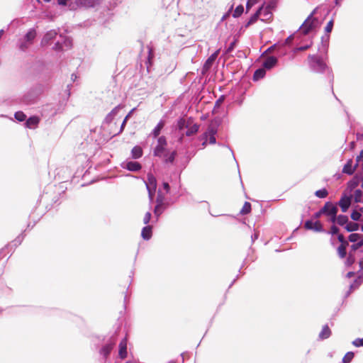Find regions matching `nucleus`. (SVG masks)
<instances>
[{
	"label": "nucleus",
	"mask_w": 363,
	"mask_h": 363,
	"mask_svg": "<svg viewBox=\"0 0 363 363\" xmlns=\"http://www.w3.org/2000/svg\"><path fill=\"white\" fill-rule=\"evenodd\" d=\"M308 63L312 70L317 72H323L327 68V65L323 58L316 55L308 56Z\"/></svg>",
	"instance_id": "f257e3e1"
},
{
	"label": "nucleus",
	"mask_w": 363,
	"mask_h": 363,
	"mask_svg": "<svg viewBox=\"0 0 363 363\" xmlns=\"http://www.w3.org/2000/svg\"><path fill=\"white\" fill-rule=\"evenodd\" d=\"M315 13V10H314L311 13V15L305 20L303 23L301 25L300 29L303 35L308 34L312 30H313L315 28L318 23V19L313 17Z\"/></svg>",
	"instance_id": "f03ea898"
},
{
	"label": "nucleus",
	"mask_w": 363,
	"mask_h": 363,
	"mask_svg": "<svg viewBox=\"0 0 363 363\" xmlns=\"http://www.w3.org/2000/svg\"><path fill=\"white\" fill-rule=\"evenodd\" d=\"M164 197L162 195L160 192H158L157 199H156V206L155 207L154 213L156 216H160L165 208V205L164 203Z\"/></svg>",
	"instance_id": "7ed1b4c3"
},
{
	"label": "nucleus",
	"mask_w": 363,
	"mask_h": 363,
	"mask_svg": "<svg viewBox=\"0 0 363 363\" xmlns=\"http://www.w3.org/2000/svg\"><path fill=\"white\" fill-rule=\"evenodd\" d=\"M166 146L167 141L165 138L164 136L160 137L157 140V145L154 150V155L157 157L163 156Z\"/></svg>",
	"instance_id": "20e7f679"
},
{
	"label": "nucleus",
	"mask_w": 363,
	"mask_h": 363,
	"mask_svg": "<svg viewBox=\"0 0 363 363\" xmlns=\"http://www.w3.org/2000/svg\"><path fill=\"white\" fill-rule=\"evenodd\" d=\"M304 228L306 230H312L315 232H322L323 230V225L320 221L313 222L312 220H306L304 224Z\"/></svg>",
	"instance_id": "39448f33"
},
{
	"label": "nucleus",
	"mask_w": 363,
	"mask_h": 363,
	"mask_svg": "<svg viewBox=\"0 0 363 363\" xmlns=\"http://www.w3.org/2000/svg\"><path fill=\"white\" fill-rule=\"evenodd\" d=\"M322 212H324V214L328 216H335L337 215V208L333 203L330 202H326L324 206L322 208Z\"/></svg>",
	"instance_id": "423d86ee"
},
{
	"label": "nucleus",
	"mask_w": 363,
	"mask_h": 363,
	"mask_svg": "<svg viewBox=\"0 0 363 363\" xmlns=\"http://www.w3.org/2000/svg\"><path fill=\"white\" fill-rule=\"evenodd\" d=\"M101 4L100 0H77V4L79 6L86 9L94 8Z\"/></svg>",
	"instance_id": "0eeeda50"
},
{
	"label": "nucleus",
	"mask_w": 363,
	"mask_h": 363,
	"mask_svg": "<svg viewBox=\"0 0 363 363\" xmlns=\"http://www.w3.org/2000/svg\"><path fill=\"white\" fill-rule=\"evenodd\" d=\"M351 196H342L338 202V205L341 208L343 213H345L351 205Z\"/></svg>",
	"instance_id": "6e6552de"
},
{
	"label": "nucleus",
	"mask_w": 363,
	"mask_h": 363,
	"mask_svg": "<svg viewBox=\"0 0 363 363\" xmlns=\"http://www.w3.org/2000/svg\"><path fill=\"white\" fill-rule=\"evenodd\" d=\"M262 13L260 14V16H262V18H261V21H262L264 22H270L273 18V14L271 11V9L269 8V6H266V7L262 6Z\"/></svg>",
	"instance_id": "1a4fd4ad"
},
{
	"label": "nucleus",
	"mask_w": 363,
	"mask_h": 363,
	"mask_svg": "<svg viewBox=\"0 0 363 363\" xmlns=\"http://www.w3.org/2000/svg\"><path fill=\"white\" fill-rule=\"evenodd\" d=\"M127 340L123 338L119 344L118 355L121 359H125L127 357Z\"/></svg>",
	"instance_id": "9d476101"
},
{
	"label": "nucleus",
	"mask_w": 363,
	"mask_h": 363,
	"mask_svg": "<svg viewBox=\"0 0 363 363\" xmlns=\"http://www.w3.org/2000/svg\"><path fill=\"white\" fill-rule=\"evenodd\" d=\"M218 53H219V50H217L208 57V58L207 59V60L206 61V62L203 65L204 70L207 71L211 67L213 62L216 60V58L218 55Z\"/></svg>",
	"instance_id": "9b49d317"
},
{
	"label": "nucleus",
	"mask_w": 363,
	"mask_h": 363,
	"mask_svg": "<svg viewBox=\"0 0 363 363\" xmlns=\"http://www.w3.org/2000/svg\"><path fill=\"white\" fill-rule=\"evenodd\" d=\"M146 187L147 189H153V190H156L157 189V179L151 173L147 174V182L146 183Z\"/></svg>",
	"instance_id": "f8f14e48"
},
{
	"label": "nucleus",
	"mask_w": 363,
	"mask_h": 363,
	"mask_svg": "<svg viewBox=\"0 0 363 363\" xmlns=\"http://www.w3.org/2000/svg\"><path fill=\"white\" fill-rule=\"evenodd\" d=\"M40 122V118L38 116H31L27 119L26 125L28 128H35L37 127Z\"/></svg>",
	"instance_id": "ddd939ff"
},
{
	"label": "nucleus",
	"mask_w": 363,
	"mask_h": 363,
	"mask_svg": "<svg viewBox=\"0 0 363 363\" xmlns=\"http://www.w3.org/2000/svg\"><path fill=\"white\" fill-rule=\"evenodd\" d=\"M152 235V228L150 225L144 227L142 229L141 236L144 240H149L151 238Z\"/></svg>",
	"instance_id": "4468645a"
},
{
	"label": "nucleus",
	"mask_w": 363,
	"mask_h": 363,
	"mask_svg": "<svg viewBox=\"0 0 363 363\" xmlns=\"http://www.w3.org/2000/svg\"><path fill=\"white\" fill-rule=\"evenodd\" d=\"M331 333L332 332L329 326L328 325H325L319 333V338L321 340L327 339L331 335Z\"/></svg>",
	"instance_id": "2eb2a0df"
},
{
	"label": "nucleus",
	"mask_w": 363,
	"mask_h": 363,
	"mask_svg": "<svg viewBox=\"0 0 363 363\" xmlns=\"http://www.w3.org/2000/svg\"><path fill=\"white\" fill-rule=\"evenodd\" d=\"M277 62V59L275 57L271 56V57H268L265 60L263 65L267 69H271L276 65Z\"/></svg>",
	"instance_id": "dca6fc26"
},
{
	"label": "nucleus",
	"mask_w": 363,
	"mask_h": 363,
	"mask_svg": "<svg viewBox=\"0 0 363 363\" xmlns=\"http://www.w3.org/2000/svg\"><path fill=\"white\" fill-rule=\"evenodd\" d=\"M262 7H260L257 11L255 13H254L251 18H250V20L248 21V22L247 23V24L245 25V27L247 28L249 27L250 25L255 23L258 18L259 17L260 14L262 13Z\"/></svg>",
	"instance_id": "f3484780"
},
{
	"label": "nucleus",
	"mask_w": 363,
	"mask_h": 363,
	"mask_svg": "<svg viewBox=\"0 0 363 363\" xmlns=\"http://www.w3.org/2000/svg\"><path fill=\"white\" fill-rule=\"evenodd\" d=\"M57 35L55 30H50L48 32L43 38L42 43L48 44L51 40L54 39Z\"/></svg>",
	"instance_id": "a211bd4d"
},
{
	"label": "nucleus",
	"mask_w": 363,
	"mask_h": 363,
	"mask_svg": "<svg viewBox=\"0 0 363 363\" xmlns=\"http://www.w3.org/2000/svg\"><path fill=\"white\" fill-rule=\"evenodd\" d=\"M114 345V342L106 344L102 347L101 350V354H103L106 357L110 354L111 351L113 350Z\"/></svg>",
	"instance_id": "6ab92c4d"
},
{
	"label": "nucleus",
	"mask_w": 363,
	"mask_h": 363,
	"mask_svg": "<svg viewBox=\"0 0 363 363\" xmlns=\"http://www.w3.org/2000/svg\"><path fill=\"white\" fill-rule=\"evenodd\" d=\"M36 37V31L34 29H30L25 36V40L32 45L33 41Z\"/></svg>",
	"instance_id": "aec40b11"
},
{
	"label": "nucleus",
	"mask_w": 363,
	"mask_h": 363,
	"mask_svg": "<svg viewBox=\"0 0 363 363\" xmlns=\"http://www.w3.org/2000/svg\"><path fill=\"white\" fill-rule=\"evenodd\" d=\"M126 168L130 171H138L141 169V165L138 162H129L126 164Z\"/></svg>",
	"instance_id": "412c9836"
},
{
	"label": "nucleus",
	"mask_w": 363,
	"mask_h": 363,
	"mask_svg": "<svg viewBox=\"0 0 363 363\" xmlns=\"http://www.w3.org/2000/svg\"><path fill=\"white\" fill-rule=\"evenodd\" d=\"M132 156L135 159L140 158L143 155V150L140 146H135L131 151Z\"/></svg>",
	"instance_id": "4be33fe9"
},
{
	"label": "nucleus",
	"mask_w": 363,
	"mask_h": 363,
	"mask_svg": "<svg viewBox=\"0 0 363 363\" xmlns=\"http://www.w3.org/2000/svg\"><path fill=\"white\" fill-rule=\"evenodd\" d=\"M352 160H349L347 164L344 166L342 172L347 174H352L354 172V168L352 167Z\"/></svg>",
	"instance_id": "5701e85b"
},
{
	"label": "nucleus",
	"mask_w": 363,
	"mask_h": 363,
	"mask_svg": "<svg viewBox=\"0 0 363 363\" xmlns=\"http://www.w3.org/2000/svg\"><path fill=\"white\" fill-rule=\"evenodd\" d=\"M359 228V225L357 223L349 222L345 225V228L348 232L357 231Z\"/></svg>",
	"instance_id": "b1692460"
},
{
	"label": "nucleus",
	"mask_w": 363,
	"mask_h": 363,
	"mask_svg": "<svg viewBox=\"0 0 363 363\" xmlns=\"http://www.w3.org/2000/svg\"><path fill=\"white\" fill-rule=\"evenodd\" d=\"M147 60L146 62L147 69H148L152 65V60L154 58L153 50L149 48Z\"/></svg>",
	"instance_id": "393cba45"
},
{
	"label": "nucleus",
	"mask_w": 363,
	"mask_h": 363,
	"mask_svg": "<svg viewBox=\"0 0 363 363\" xmlns=\"http://www.w3.org/2000/svg\"><path fill=\"white\" fill-rule=\"evenodd\" d=\"M164 125V122L160 121L157 125V126L154 128V130L152 131V134L155 138H157L160 134L161 130L163 128Z\"/></svg>",
	"instance_id": "a878e982"
},
{
	"label": "nucleus",
	"mask_w": 363,
	"mask_h": 363,
	"mask_svg": "<svg viewBox=\"0 0 363 363\" xmlns=\"http://www.w3.org/2000/svg\"><path fill=\"white\" fill-rule=\"evenodd\" d=\"M251 211V204L250 202H245L242 208H241L240 213L242 215H247L250 213Z\"/></svg>",
	"instance_id": "bb28decb"
},
{
	"label": "nucleus",
	"mask_w": 363,
	"mask_h": 363,
	"mask_svg": "<svg viewBox=\"0 0 363 363\" xmlns=\"http://www.w3.org/2000/svg\"><path fill=\"white\" fill-rule=\"evenodd\" d=\"M348 223V217L345 215H339L337 218V223L340 225H346Z\"/></svg>",
	"instance_id": "cd10ccee"
},
{
	"label": "nucleus",
	"mask_w": 363,
	"mask_h": 363,
	"mask_svg": "<svg viewBox=\"0 0 363 363\" xmlns=\"http://www.w3.org/2000/svg\"><path fill=\"white\" fill-rule=\"evenodd\" d=\"M354 354L352 352H347L342 358L343 363H350L354 358Z\"/></svg>",
	"instance_id": "c85d7f7f"
},
{
	"label": "nucleus",
	"mask_w": 363,
	"mask_h": 363,
	"mask_svg": "<svg viewBox=\"0 0 363 363\" xmlns=\"http://www.w3.org/2000/svg\"><path fill=\"white\" fill-rule=\"evenodd\" d=\"M362 238V234L359 233H352L349 235L348 239L351 242H355L359 241Z\"/></svg>",
	"instance_id": "c756f323"
},
{
	"label": "nucleus",
	"mask_w": 363,
	"mask_h": 363,
	"mask_svg": "<svg viewBox=\"0 0 363 363\" xmlns=\"http://www.w3.org/2000/svg\"><path fill=\"white\" fill-rule=\"evenodd\" d=\"M265 74V71L263 69H257L253 75V78L255 80H257L260 78H262Z\"/></svg>",
	"instance_id": "7c9ffc66"
},
{
	"label": "nucleus",
	"mask_w": 363,
	"mask_h": 363,
	"mask_svg": "<svg viewBox=\"0 0 363 363\" xmlns=\"http://www.w3.org/2000/svg\"><path fill=\"white\" fill-rule=\"evenodd\" d=\"M14 116L20 122L24 121L26 119V115L23 111L16 112Z\"/></svg>",
	"instance_id": "2f4dec72"
},
{
	"label": "nucleus",
	"mask_w": 363,
	"mask_h": 363,
	"mask_svg": "<svg viewBox=\"0 0 363 363\" xmlns=\"http://www.w3.org/2000/svg\"><path fill=\"white\" fill-rule=\"evenodd\" d=\"M217 133V129L216 128L211 124L208 128V130L205 133V136L206 138H208V135H215Z\"/></svg>",
	"instance_id": "473e14b6"
},
{
	"label": "nucleus",
	"mask_w": 363,
	"mask_h": 363,
	"mask_svg": "<svg viewBox=\"0 0 363 363\" xmlns=\"http://www.w3.org/2000/svg\"><path fill=\"white\" fill-rule=\"evenodd\" d=\"M362 191L360 189H357L354 193V200L356 203H359L362 201Z\"/></svg>",
	"instance_id": "72a5a7b5"
},
{
	"label": "nucleus",
	"mask_w": 363,
	"mask_h": 363,
	"mask_svg": "<svg viewBox=\"0 0 363 363\" xmlns=\"http://www.w3.org/2000/svg\"><path fill=\"white\" fill-rule=\"evenodd\" d=\"M328 194V192L325 189H320L315 192V195L318 198H325Z\"/></svg>",
	"instance_id": "f704fd0d"
},
{
	"label": "nucleus",
	"mask_w": 363,
	"mask_h": 363,
	"mask_svg": "<svg viewBox=\"0 0 363 363\" xmlns=\"http://www.w3.org/2000/svg\"><path fill=\"white\" fill-rule=\"evenodd\" d=\"M199 125L196 124H194L192 125L187 131H186V135L190 136L195 133H196L199 130Z\"/></svg>",
	"instance_id": "c9c22d12"
},
{
	"label": "nucleus",
	"mask_w": 363,
	"mask_h": 363,
	"mask_svg": "<svg viewBox=\"0 0 363 363\" xmlns=\"http://www.w3.org/2000/svg\"><path fill=\"white\" fill-rule=\"evenodd\" d=\"M355 262L354 255L350 252L348 255V257L346 259L345 264L347 266L352 265Z\"/></svg>",
	"instance_id": "e433bc0d"
},
{
	"label": "nucleus",
	"mask_w": 363,
	"mask_h": 363,
	"mask_svg": "<svg viewBox=\"0 0 363 363\" xmlns=\"http://www.w3.org/2000/svg\"><path fill=\"white\" fill-rule=\"evenodd\" d=\"M347 249L344 248L343 246H339L337 249V254L340 258H345L347 255Z\"/></svg>",
	"instance_id": "4c0bfd02"
},
{
	"label": "nucleus",
	"mask_w": 363,
	"mask_h": 363,
	"mask_svg": "<svg viewBox=\"0 0 363 363\" xmlns=\"http://www.w3.org/2000/svg\"><path fill=\"white\" fill-rule=\"evenodd\" d=\"M208 140V143L212 145L215 144L216 142L215 135H208V138H206V140L202 143L203 146H206V142Z\"/></svg>",
	"instance_id": "58836bf2"
},
{
	"label": "nucleus",
	"mask_w": 363,
	"mask_h": 363,
	"mask_svg": "<svg viewBox=\"0 0 363 363\" xmlns=\"http://www.w3.org/2000/svg\"><path fill=\"white\" fill-rule=\"evenodd\" d=\"M243 11H244L243 6H241V5L238 6L235 9L233 16L234 17H238V16H240L243 13Z\"/></svg>",
	"instance_id": "ea45409f"
},
{
	"label": "nucleus",
	"mask_w": 363,
	"mask_h": 363,
	"mask_svg": "<svg viewBox=\"0 0 363 363\" xmlns=\"http://www.w3.org/2000/svg\"><path fill=\"white\" fill-rule=\"evenodd\" d=\"M177 155L176 151H173L168 157L165 156V162L172 163L175 159V156Z\"/></svg>",
	"instance_id": "a19ab883"
},
{
	"label": "nucleus",
	"mask_w": 363,
	"mask_h": 363,
	"mask_svg": "<svg viewBox=\"0 0 363 363\" xmlns=\"http://www.w3.org/2000/svg\"><path fill=\"white\" fill-rule=\"evenodd\" d=\"M361 216V213L357 211H353L352 213H351V218L355 221L359 220Z\"/></svg>",
	"instance_id": "79ce46f5"
},
{
	"label": "nucleus",
	"mask_w": 363,
	"mask_h": 363,
	"mask_svg": "<svg viewBox=\"0 0 363 363\" xmlns=\"http://www.w3.org/2000/svg\"><path fill=\"white\" fill-rule=\"evenodd\" d=\"M31 45L29 44V43H28L27 41H23L22 42L20 45H19V48L20 50H21L22 51H25L26 49H28Z\"/></svg>",
	"instance_id": "37998d69"
},
{
	"label": "nucleus",
	"mask_w": 363,
	"mask_h": 363,
	"mask_svg": "<svg viewBox=\"0 0 363 363\" xmlns=\"http://www.w3.org/2000/svg\"><path fill=\"white\" fill-rule=\"evenodd\" d=\"M129 116H130V113H128V114L125 117V118H124V120H123V123H122V124H121V128H120L119 131H118L117 133H116L115 135L119 134V133H121L123 130V129H124V128H125V124H126V122H127L128 118H129Z\"/></svg>",
	"instance_id": "c03bdc74"
},
{
	"label": "nucleus",
	"mask_w": 363,
	"mask_h": 363,
	"mask_svg": "<svg viewBox=\"0 0 363 363\" xmlns=\"http://www.w3.org/2000/svg\"><path fill=\"white\" fill-rule=\"evenodd\" d=\"M353 345L355 347L363 346V338H357L352 342Z\"/></svg>",
	"instance_id": "a18cd8bd"
},
{
	"label": "nucleus",
	"mask_w": 363,
	"mask_h": 363,
	"mask_svg": "<svg viewBox=\"0 0 363 363\" xmlns=\"http://www.w3.org/2000/svg\"><path fill=\"white\" fill-rule=\"evenodd\" d=\"M333 20H330L327 26H325V30L326 33H330L333 30Z\"/></svg>",
	"instance_id": "49530a36"
},
{
	"label": "nucleus",
	"mask_w": 363,
	"mask_h": 363,
	"mask_svg": "<svg viewBox=\"0 0 363 363\" xmlns=\"http://www.w3.org/2000/svg\"><path fill=\"white\" fill-rule=\"evenodd\" d=\"M151 219V213L150 212H147L143 218V223L145 224H147Z\"/></svg>",
	"instance_id": "de8ad7c7"
},
{
	"label": "nucleus",
	"mask_w": 363,
	"mask_h": 363,
	"mask_svg": "<svg viewBox=\"0 0 363 363\" xmlns=\"http://www.w3.org/2000/svg\"><path fill=\"white\" fill-rule=\"evenodd\" d=\"M339 232V228L335 226V225H333L330 228V233L333 234V235H335V234H337Z\"/></svg>",
	"instance_id": "09e8293b"
},
{
	"label": "nucleus",
	"mask_w": 363,
	"mask_h": 363,
	"mask_svg": "<svg viewBox=\"0 0 363 363\" xmlns=\"http://www.w3.org/2000/svg\"><path fill=\"white\" fill-rule=\"evenodd\" d=\"M224 101V97L223 96H221L220 97L216 102V104H215V107H219L223 102Z\"/></svg>",
	"instance_id": "8fccbe9b"
},
{
	"label": "nucleus",
	"mask_w": 363,
	"mask_h": 363,
	"mask_svg": "<svg viewBox=\"0 0 363 363\" xmlns=\"http://www.w3.org/2000/svg\"><path fill=\"white\" fill-rule=\"evenodd\" d=\"M64 45L67 48H70L72 46V40L69 38H66L64 41Z\"/></svg>",
	"instance_id": "3c124183"
},
{
	"label": "nucleus",
	"mask_w": 363,
	"mask_h": 363,
	"mask_svg": "<svg viewBox=\"0 0 363 363\" xmlns=\"http://www.w3.org/2000/svg\"><path fill=\"white\" fill-rule=\"evenodd\" d=\"M147 191H148V194H149V197H150V199L152 200L153 199V196H154V194H155V192L156 190H152V189H147Z\"/></svg>",
	"instance_id": "603ef678"
},
{
	"label": "nucleus",
	"mask_w": 363,
	"mask_h": 363,
	"mask_svg": "<svg viewBox=\"0 0 363 363\" xmlns=\"http://www.w3.org/2000/svg\"><path fill=\"white\" fill-rule=\"evenodd\" d=\"M255 0H248L247 2V9H249L254 4H255Z\"/></svg>",
	"instance_id": "864d4df0"
},
{
	"label": "nucleus",
	"mask_w": 363,
	"mask_h": 363,
	"mask_svg": "<svg viewBox=\"0 0 363 363\" xmlns=\"http://www.w3.org/2000/svg\"><path fill=\"white\" fill-rule=\"evenodd\" d=\"M360 247V245H358L357 242L355 243V244H353L351 245V250L352 251H356L357 250H358Z\"/></svg>",
	"instance_id": "5fc2aeb1"
},
{
	"label": "nucleus",
	"mask_w": 363,
	"mask_h": 363,
	"mask_svg": "<svg viewBox=\"0 0 363 363\" xmlns=\"http://www.w3.org/2000/svg\"><path fill=\"white\" fill-rule=\"evenodd\" d=\"M311 45H308L299 47V48H297V50H299V51L306 50H308L311 47Z\"/></svg>",
	"instance_id": "6e6d98bb"
},
{
	"label": "nucleus",
	"mask_w": 363,
	"mask_h": 363,
	"mask_svg": "<svg viewBox=\"0 0 363 363\" xmlns=\"http://www.w3.org/2000/svg\"><path fill=\"white\" fill-rule=\"evenodd\" d=\"M62 48H63V46L59 42H57L55 45V49L57 50H62Z\"/></svg>",
	"instance_id": "4d7b16f0"
},
{
	"label": "nucleus",
	"mask_w": 363,
	"mask_h": 363,
	"mask_svg": "<svg viewBox=\"0 0 363 363\" xmlns=\"http://www.w3.org/2000/svg\"><path fill=\"white\" fill-rule=\"evenodd\" d=\"M163 188L166 190L167 192H169L170 189L169 185L167 182L163 183Z\"/></svg>",
	"instance_id": "13d9d810"
},
{
	"label": "nucleus",
	"mask_w": 363,
	"mask_h": 363,
	"mask_svg": "<svg viewBox=\"0 0 363 363\" xmlns=\"http://www.w3.org/2000/svg\"><path fill=\"white\" fill-rule=\"evenodd\" d=\"M69 0H57V3L60 5L66 6Z\"/></svg>",
	"instance_id": "bf43d9fd"
},
{
	"label": "nucleus",
	"mask_w": 363,
	"mask_h": 363,
	"mask_svg": "<svg viewBox=\"0 0 363 363\" xmlns=\"http://www.w3.org/2000/svg\"><path fill=\"white\" fill-rule=\"evenodd\" d=\"M348 245H349L348 242L346 240H345L343 242H340V246H343L344 248L347 249Z\"/></svg>",
	"instance_id": "052dcab7"
},
{
	"label": "nucleus",
	"mask_w": 363,
	"mask_h": 363,
	"mask_svg": "<svg viewBox=\"0 0 363 363\" xmlns=\"http://www.w3.org/2000/svg\"><path fill=\"white\" fill-rule=\"evenodd\" d=\"M322 214H324V212H322V208L317 213H315L314 217L315 218H318Z\"/></svg>",
	"instance_id": "680f3d73"
},
{
	"label": "nucleus",
	"mask_w": 363,
	"mask_h": 363,
	"mask_svg": "<svg viewBox=\"0 0 363 363\" xmlns=\"http://www.w3.org/2000/svg\"><path fill=\"white\" fill-rule=\"evenodd\" d=\"M337 239H338L340 242H343L345 240L344 235H342V234L338 235Z\"/></svg>",
	"instance_id": "e2e57ef3"
},
{
	"label": "nucleus",
	"mask_w": 363,
	"mask_h": 363,
	"mask_svg": "<svg viewBox=\"0 0 363 363\" xmlns=\"http://www.w3.org/2000/svg\"><path fill=\"white\" fill-rule=\"evenodd\" d=\"M330 216V221L333 222V223H337V215H335V216Z\"/></svg>",
	"instance_id": "0e129e2a"
},
{
	"label": "nucleus",
	"mask_w": 363,
	"mask_h": 363,
	"mask_svg": "<svg viewBox=\"0 0 363 363\" xmlns=\"http://www.w3.org/2000/svg\"><path fill=\"white\" fill-rule=\"evenodd\" d=\"M354 274H354V272H349L347 274V277H348V278H351V277H354Z\"/></svg>",
	"instance_id": "69168bd1"
},
{
	"label": "nucleus",
	"mask_w": 363,
	"mask_h": 363,
	"mask_svg": "<svg viewBox=\"0 0 363 363\" xmlns=\"http://www.w3.org/2000/svg\"><path fill=\"white\" fill-rule=\"evenodd\" d=\"M358 245H360V247H362L363 245V235H362V238H360V240H359V241L357 242Z\"/></svg>",
	"instance_id": "338daca9"
},
{
	"label": "nucleus",
	"mask_w": 363,
	"mask_h": 363,
	"mask_svg": "<svg viewBox=\"0 0 363 363\" xmlns=\"http://www.w3.org/2000/svg\"><path fill=\"white\" fill-rule=\"evenodd\" d=\"M358 245H360V247H362L363 245V235H362V238H360V240H359V241L357 242Z\"/></svg>",
	"instance_id": "774afa93"
}]
</instances>
